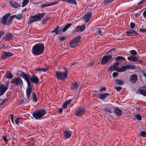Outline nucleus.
Here are the masks:
<instances>
[{
    "mask_svg": "<svg viewBox=\"0 0 146 146\" xmlns=\"http://www.w3.org/2000/svg\"><path fill=\"white\" fill-rule=\"evenodd\" d=\"M17 74L24 79L27 83V86L26 90L27 91V97L28 99H29L31 96L32 92V88L30 80V76L29 75L25 74L22 70H18L17 71Z\"/></svg>",
    "mask_w": 146,
    "mask_h": 146,
    "instance_id": "nucleus-1",
    "label": "nucleus"
},
{
    "mask_svg": "<svg viewBox=\"0 0 146 146\" xmlns=\"http://www.w3.org/2000/svg\"><path fill=\"white\" fill-rule=\"evenodd\" d=\"M44 50V47L43 44L38 43L35 44L33 46L31 52L34 56H37L42 54Z\"/></svg>",
    "mask_w": 146,
    "mask_h": 146,
    "instance_id": "nucleus-2",
    "label": "nucleus"
},
{
    "mask_svg": "<svg viewBox=\"0 0 146 146\" xmlns=\"http://www.w3.org/2000/svg\"><path fill=\"white\" fill-rule=\"evenodd\" d=\"M45 14V13H38L31 16L29 18V20L27 22V24L29 25L33 22L40 21L41 19L43 18Z\"/></svg>",
    "mask_w": 146,
    "mask_h": 146,
    "instance_id": "nucleus-3",
    "label": "nucleus"
},
{
    "mask_svg": "<svg viewBox=\"0 0 146 146\" xmlns=\"http://www.w3.org/2000/svg\"><path fill=\"white\" fill-rule=\"evenodd\" d=\"M46 113L45 110L43 109L37 110L33 111V116L36 120L41 119L43 117Z\"/></svg>",
    "mask_w": 146,
    "mask_h": 146,
    "instance_id": "nucleus-4",
    "label": "nucleus"
},
{
    "mask_svg": "<svg viewBox=\"0 0 146 146\" xmlns=\"http://www.w3.org/2000/svg\"><path fill=\"white\" fill-rule=\"evenodd\" d=\"M67 73L66 70L64 72L58 71L56 72V75L58 79L63 80L68 77Z\"/></svg>",
    "mask_w": 146,
    "mask_h": 146,
    "instance_id": "nucleus-5",
    "label": "nucleus"
},
{
    "mask_svg": "<svg viewBox=\"0 0 146 146\" xmlns=\"http://www.w3.org/2000/svg\"><path fill=\"white\" fill-rule=\"evenodd\" d=\"M86 111L85 109L81 107H78L74 112L75 115L78 117L81 116Z\"/></svg>",
    "mask_w": 146,
    "mask_h": 146,
    "instance_id": "nucleus-6",
    "label": "nucleus"
},
{
    "mask_svg": "<svg viewBox=\"0 0 146 146\" xmlns=\"http://www.w3.org/2000/svg\"><path fill=\"white\" fill-rule=\"evenodd\" d=\"M127 59L130 61L133 62H137L139 64L142 63L143 62V61L141 60H139V58L135 56H132L131 55H129V56L127 57Z\"/></svg>",
    "mask_w": 146,
    "mask_h": 146,
    "instance_id": "nucleus-7",
    "label": "nucleus"
},
{
    "mask_svg": "<svg viewBox=\"0 0 146 146\" xmlns=\"http://www.w3.org/2000/svg\"><path fill=\"white\" fill-rule=\"evenodd\" d=\"M112 57L111 54L103 56L102 58V60L101 63L102 64H104L109 61L111 59Z\"/></svg>",
    "mask_w": 146,
    "mask_h": 146,
    "instance_id": "nucleus-8",
    "label": "nucleus"
},
{
    "mask_svg": "<svg viewBox=\"0 0 146 146\" xmlns=\"http://www.w3.org/2000/svg\"><path fill=\"white\" fill-rule=\"evenodd\" d=\"M11 83L14 84L15 86H18V85H21L23 84V81L21 78L18 77L14 79H12Z\"/></svg>",
    "mask_w": 146,
    "mask_h": 146,
    "instance_id": "nucleus-9",
    "label": "nucleus"
},
{
    "mask_svg": "<svg viewBox=\"0 0 146 146\" xmlns=\"http://www.w3.org/2000/svg\"><path fill=\"white\" fill-rule=\"evenodd\" d=\"M80 38L79 36H77L71 41L70 44V46L71 48L75 47L77 45V43L79 41Z\"/></svg>",
    "mask_w": 146,
    "mask_h": 146,
    "instance_id": "nucleus-10",
    "label": "nucleus"
},
{
    "mask_svg": "<svg viewBox=\"0 0 146 146\" xmlns=\"http://www.w3.org/2000/svg\"><path fill=\"white\" fill-rule=\"evenodd\" d=\"M126 33L128 36H135L138 34L134 30L131 29L127 30Z\"/></svg>",
    "mask_w": 146,
    "mask_h": 146,
    "instance_id": "nucleus-11",
    "label": "nucleus"
},
{
    "mask_svg": "<svg viewBox=\"0 0 146 146\" xmlns=\"http://www.w3.org/2000/svg\"><path fill=\"white\" fill-rule=\"evenodd\" d=\"M7 86H5L3 84L0 85V96L3 95L7 89Z\"/></svg>",
    "mask_w": 146,
    "mask_h": 146,
    "instance_id": "nucleus-12",
    "label": "nucleus"
},
{
    "mask_svg": "<svg viewBox=\"0 0 146 146\" xmlns=\"http://www.w3.org/2000/svg\"><path fill=\"white\" fill-rule=\"evenodd\" d=\"M13 54L10 52L4 51L1 54V58L5 59L8 57L11 56L13 55Z\"/></svg>",
    "mask_w": 146,
    "mask_h": 146,
    "instance_id": "nucleus-13",
    "label": "nucleus"
},
{
    "mask_svg": "<svg viewBox=\"0 0 146 146\" xmlns=\"http://www.w3.org/2000/svg\"><path fill=\"white\" fill-rule=\"evenodd\" d=\"M10 15V13H7L2 17L1 22L3 25H5L6 24V23H7V18Z\"/></svg>",
    "mask_w": 146,
    "mask_h": 146,
    "instance_id": "nucleus-14",
    "label": "nucleus"
},
{
    "mask_svg": "<svg viewBox=\"0 0 146 146\" xmlns=\"http://www.w3.org/2000/svg\"><path fill=\"white\" fill-rule=\"evenodd\" d=\"M138 76L137 74H132L130 78V80L132 83L135 84L137 80Z\"/></svg>",
    "mask_w": 146,
    "mask_h": 146,
    "instance_id": "nucleus-15",
    "label": "nucleus"
},
{
    "mask_svg": "<svg viewBox=\"0 0 146 146\" xmlns=\"http://www.w3.org/2000/svg\"><path fill=\"white\" fill-rule=\"evenodd\" d=\"M44 3L43 2L41 5V7L42 8H44L46 7L50 6L53 5H55L56 4L58 3L56 1L54 3H48L47 2L44 1Z\"/></svg>",
    "mask_w": 146,
    "mask_h": 146,
    "instance_id": "nucleus-16",
    "label": "nucleus"
},
{
    "mask_svg": "<svg viewBox=\"0 0 146 146\" xmlns=\"http://www.w3.org/2000/svg\"><path fill=\"white\" fill-rule=\"evenodd\" d=\"M64 137L66 139H69L71 136L72 132L69 130H66L64 132Z\"/></svg>",
    "mask_w": 146,
    "mask_h": 146,
    "instance_id": "nucleus-17",
    "label": "nucleus"
},
{
    "mask_svg": "<svg viewBox=\"0 0 146 146\" xmlns=\"http://www.w3.org/2000/svg\"><path fill=\"white\" fill-rule=\"evenodd\" d=\"M30 80L31 82L36 84H37L39 81V79L35 75H33L31 78L30 77Z\"/></svg>",
    "mask_w": 146,
    "mask_h": 146,
    "instance_id": "nucleus-18",
    "label": "nucleus"
},
{
    "mask_svg": "<svg viewBox=\"0 0 146 146\" xmlns=\"http://www.w3.org/2000/svg\"><path fill=\"white\" fill-rule=\"evenodd\" d=\"M92 14L90 12H88L86 13L84 15V19L86 22H88L89 21L90 19L92 16Z\"/></svg>",
    "mask_w": 146,
    "mask_h": 146,
    "instance_id": "nucleus-19",
    "label": "nucleus"
},
{
    "mask_svg": "<svg viewBox=\"0 0 146 146\" xmlns=\"http://www.w3.org/2000/svg\"><path fill=\"white\" fill-rule=\"evenodd\" d=\"M113 112L117 116H120L121 115L122 111L119 108L116 107L114 110Z\"/></svg>",
    "mask_w": 146,
    "mask_h": 146,
    "instance_id": "nucleus-20",
    "label": "nucleus"
},
{
    "mask_svg": "<svg viewBox=\"0 0 146 146\" xmlns=\"http://www.w3.org/2000/svg\"><path fill=\"white\" fill-rule=\"evenodd\" d=\"M139 93L144 96H146V87H141L139 90Z\"/></svg>",
    "mask_w": 146,
    "mask_h": 146,
    "instance_id": "nucleus-21",
    "label": "nucleus"
},
{
    "mask_svg": "<svg viewBox=\"0 0 146 146\" xmlns=\"http://www.w3.org/2000/svg\"><path fill=\"white\" fill-rule=\"evenodd\" d=\"M119 64V62H116L112 65L109 68V70L110 71H114L117 68V67Z\"/></svg>",
    "mask_w": 146,
    "mask_h": 146,
    "instance_id": "nucleus-22",
    "label": "nucleus"
},
{
    "mask_svg": "<svg viewBox=\"0 0 146 146\" xmlns=\"http://www.w3.org/2000/svg\"><path fill=\"white\" fill-rule=\"evenodd\" d=\"M62 29L61 27L60 28V27L58 26L56 27L54 30L52 31L51 32L52 33H55L56 35H58L60 34Z\"/></svg>",
    "mask_w": 146,
    "mask_h": 146,
    "instance_id": "nucleus-23",
    "label": "nucleus"
},
{
    "mask_svg": "<svg viewBox=\"0 0 146 146\" xmlns=\"http://www.w3.org/2000/svg\"><path fill=\"white\" fill-rule=\"evenodd\" d=\"M62 2H64L68 3L71 4L76 5L77 3L75 0H61Z\"/></svg>",
    "mask_w": 146,
    "mask_h": 146,
    "instance_id": "nucleus-24",
    "label": "nucleus"
},
{
    "mask_svg": "<svg viewBox=\"0 0 146 146\" xmlns=\"http://www.w3.org/2000/svg\"><path fill=\"white\" fill-rule=\"evenodd\" d=\"M110 94L108 93H105L100 94L99 96L100 99L104 100L106 99L108 97L110 96Z\"/></svg>",
    "mask_w": 146,
    "mask_h": 146,
    "instance_id": "nucleus-25",
    "label": "nucleus"
},
{
    "mask_svg": "<svg viewBox=\"0 0 146 146\" xmlns=\"http://www.w3.org/2000/svg\"><path fill=\"white\" fill-rule=\"evenodd\" d=\"M79 86V84L76 82L73 83L70 87V88L72 90H75L77 89Z\"/></svg>",
    "mask_w": 146,
    "mask_h": 146,
    "instance_id": "nucleus-26",
    "label": "nucleus"
},
{
    "mask_svg": "<svg viewBox=\"0 0 146 146\" xmlns=\"http://www.w3.org/2000/svg\"><path fill=\"white\" fill-rule=\"evenodd\" d=\"M85 29V25H83L82 26H78L76 27V29L77 31H80L82 32Z\"/></svg>",
    "mask_w": 146,
    "mask_h": 146,
    "instance_id": "nucleus-27",
    "label": "nucleus"
},
{
    "mask_svg": "<svg viewBox=\"0 0 146 146\" xmlns=\"http://www.w3.org/2000/svg\"><path fill=\"white\" fill-rule=\"evenodd\" d=\"M13 37V36L11 34L9 33L5 36L4 38L6 40H9L11 39Z\"/></svg>",
    "mask_w": 146,
    "mask_h": 146,
    "instance_id": "nucleus-28",
    "label": "nucleus"
},
{
    "mask_svg": "<svg viewBox=\"0 0 146 146\" xmlns=\"http://www.w3.org/2000/svg\"><path fill=\"white\" fill-rule=\"evenodd\" d=\"M10 5L13 7L17 8L19 6V5L18 3L15 2L11 1L10 3Z\"/></svg>",
    "mask_w": 146,
    "mask_h": 146,
    "instance_id": "nucleus-29",
    "label": "nucleus"
},
{
    "mask_svg": "<svg viewBox=\"0 0 146 146\" xmlns=\"http://www.w3.org/2000/svg\"><path fill=\"white\" fill-rule=\"evenodd\" d=\"M116 84L118 85H120L123 84L124 83V81L121 80L116 79L115 80Z\"/></svg>",
    "mask_w": 146,
    "mask_h": 146,
    "instance_id": "nucleus-30",
    "label": "nucleus"
},
{
    "mask_svg": "<svg viewBox=\"0 0 146 146\" xmlns=\"http://www.w3.org/2000/svg\"><path fill=\"white\" fill-rule=\"evenodd\" d=\"M72 25V24L71 23H69L66 24L63 28L62 31L63 32H65Z\"/></svg>",
    "mask_w": 146,
    "mask_h": 146,
    "instance_id": "nucleus-31",
    "label": "nucleus"
},
{
    "mask_svg": "<svg viewBox=\"0 0 146 146\" xmlns=\"http://www.w3.org/2000/svg\"><path fill=\"white\" fill-rule=\"evenodd\" d=\"M5 76L6 78L8 79H11L13 77L12 74L9 72H6Z\"/></svg>",
    "mask_w": 146,
    "mask_h": 146,
    "instance_id": "nucleus-32",
    "label": "nucleus"
},
{
    "mask_svg": "<svg viewBox=\"0 0 146 146\" xmlns=\"http://www.w3.org/2000/svg\"><path fill=\"white\" fill-rule=\"evenodd\" d=\"M127 69L133 70L136 68V67L135 66L132 65L130 64L126 65Z\"/></svg>",
    "mask_w": 146,
    "mask_h": 146,
    "instance_id": "nucleus-33",
    "label": "nucleus"
},
{
    "mask_svg": "<svg viewBox=\"0 0 146 146\" xmlns=\"http://www.w3.org/2000/svg\"><path fill=\"white\" fill-rule=\"evenodd\" d=\"M32 96L33 98V100L35 102H36L37 101V99L35 92L32 93Z\"/></svg>",
    "mask_w": 146,
    "mask_h": 146,
    "instance_id": "nucleus-34",
    "label": "nucleus"
},
{
    "mask_svg": "<svg viewBox=\"0 0 146 146\" xmlns=\"http://www.w3.org/2000/svg\"><path fill=\"white\" fill-rule=\"evenodd\" d=\"M7 136L6 135H3L2 137V139L6 144H7L8 143L9 141L7 139Z\"/></svg>",
    "mask_w": 146,
    "mask_h": 146,
    "instance_id": "nucleus-35",
    "label": "nucleus"
},
{
    "mask_svg": "<svg viewBox=\"0 0 146 146\" xmlns=\"http://www.w3.org/2000/svg\"><path fill=\"white\" fill-rule=\"evenodd\" d=\"M104 110L106 112H108L110 113H111L112 112L111 109L108 107H106L104 108Z\"/></svg>",
    "mask_w": 146,
    "mask_h": 146,
    "instance_id": "nucleus-36",
    "label": "nucleus"
},
{
    "mask_svg": "<svg viewBox=\"0 0 146 146\" xmlns=\"http://www.w3.org/2000/svg\"><path fill=\"white\" fill-rule=\"evenodd\" d=\"M29 0H23L22 3L23 7H25L29 2Z\"/></svg>",
    "mask_w": 146,
    "mask_h": 146,
    "instance_id": "nucleus-37",
    "label": "nucleus"
},
{
    "mask_svg": "<svg viewBox=\"0 0 146 146\" xmlns=\"http://www.w3.org/2000/svg\"><path fill=\"white\" fill-rule=\"evenodd\" d=\"M121 60H125V58L124 57L121 56H117L115 58V60L116 61H119Z\"/></svg>",
    "mask_w": 146,
    "mask_h": 146,
    "instance_id": "nucleus-38",
    "label": "nucleus"
},
{
    "mask_svg": "<svg viewBox=\"0 0 146 146\" xmlns=\"http://www.w3.org/2000/svg\"><path fill=\"white\" fill-rule=\"evenodd\" d=\"M135 118L139 121H140L141 120V117L139 114H136L135 115Z\"/></svg>",
    "mask_w": 146,
    "mask_h": 146,
    "instance_id": "nucleus-39",
    "label": "nucleus"
},
{
    "mask_svg": "<svg viewBox=\"0 0 146 146\" xmlns=\"http://www.w3.org/2000/svg\"><path fill=\"white\" fill-rule=\"evenodd\" d=\"M26 97H27L26 96ZM30 97L29 98V99H28L27 97V100H25V101H24L23 100H21L20 101V102L21 104H23L25 102L27 103H28L29 102H30Z\"/></svg>",
    "mask_w": 146,
    "mask_h": 146,
    "instance_id": "nucleus-40",
    "label": "nucleus"
},
{
    "mask_svg": "<svg viewBox=\"0 0 146 146\" xmlns=\"http://www.w3.org/2000/svg\"><path fill=\"white\" fill-rule=\"evenodd\" d=\"M140 135L143 137H146V132L144 131H141L140 133Z\"/></svg>",
    "mask_w": 146,
    "mask_h": 146,
    "instance_id": "nucleus-41",
    "label": "nucleus"
},
{
    "mask_svg": "<svg viewBox=\"0 0 146 146\" xmlns=\"http://www.w3.org/2000/svg\"><path fill=\"white\" fill-rule=\"evenodd\" d=\"M23 17V14H18L17 15H16V18L20 20Z\"/></svg>",
    "mask_w": 146,
    "mask_h": 146,
    "instance_id": "nucleus-42",
    "label": "nucleus"
},
{
    "mask_svg": "<svg viewBox=\"0 0 146 146\" xmlns=\"http://www.w3.org/2000/svg\"><path fill=\"white\" fill-rule=\"evenodd\" d=\"M130 53L133 55H136L137 54V53L136 51L134 50H132L129 51Z\"/></svg>",
    "mask_w": 146,
    "mask_h": 146,
    "instance_id": "nucleus-43",
    "label": "nucleus"
},
{
    "mask_svg": "<svg viewBox=\"0 0 146 146\" xmlns=\"http://www.w3.org/2000/svg\"><path fill=\"white\" fill-rule=\"evenodd\" d=\"M135 23L131 22L130 23V28L131 29H133L135 27Z\"/></svg>",
    "mask_w": 146,
    "mask_h": 146,
    "instance_id": "nucleus-44",
    "label": "nucleus"
},
{
    "mask_svg": "<svg viewBox=\"0 0 146 146\" xmlns=\"http://www.w3.org/2000/svg\"><path fill=\"white\" fill-rule=\"evenodd\" d=\"M21 118L19 117H17L16 119H15V123L17 125H19V120L21 119Z\"/></svg>",
    "mask_w": 146,
    "mask_h": 146,
    "instance_id": "nucleus-45",
    "label": "nucleus"
},
{
    "mask_svg": "<svg viewBox=\"0 0 146 146\" xmlns=\"http://www.w3.org/2000/svg\"><path fill=\"white\" fill-rule=\"evenodd\" d=\"M50 18V17H48L44 19L42 21V24L43 25H44L46 24L48 21V20Z\"/></svg>",
    "mask_w": 146,
    "mask_h": 146,
    "instance_id": "nucleus-46",
    "label": "nucleus"
},
{
    "mask_svg": "<svg viewBox=\"0 0 146 146\" xmlns=\"http://www.w3.org/2000/svg\"><path fill=\"white\" fill-rule=\"evenodd\" d=\"M7 100V99H5L4 100L0 99V102H1L0 103V106L2 105L4 103V102Z\"/></svg>",
    "mask_w": 146,
    "mask_h": 146,
    "instance_id": "nucleus-47",
    "label": "nucleus"
},
{
    "mask_svg": "<svg viewBox=\"0 0 146 146\" xmlns=\"http://www.w3.org/2000/svg\"><path fill=\"white\" fill-rule=\"evenodd\" d=\"M121 69L122 72L125 71L127 69L126 65L125 66H122Z\"/></svg>",
    "mask_w": 146,
    "mask_h": 146,
    "instance_id": "nucleus-48",
    "label": "nucleus"
},
{
    "mask_svg": "<svg viewBox=\"0 0 146 146\" xmlns=\"http://www.w3.org/2000/svg\"><path fill=\"white\" fill-rule=\"evenodd\" d=\"M113 0H104V2L106 3H112Z\"/></svg>",
    "mask_w": 146,
    "mask_h": 146,
    "instance_id": "nucleus-49",
    "label": "nucleus"
},
{
    "mask_svg": "<svg viewBox=\"0 0 146 146\" xmlns=\"http://www.w3.org/2000/svg\"><path fill=\"white\" fill-rule=\"evenodd\" d=\"M122 88L121 86H117L115 87V89L118 92L120 91Z\"/></svg>",
    "mask_w": 146,
    "mask_h": 146,
    "instance_id": "nucleus-50",
    "label": "nucleus"
},
{
    "mask_svg": "<svg viewBox=\"0 0 146 146\" xmlns=\"http://www.w3.org/2000/svg\"><path fill=\"white\" fill-rule=\"evenodd\" d=\"M10 118L11 119V122L14 124V121L13 116L12 115H10Z\"/></svg>",
    "mask_w": 146,
    "mask_h": 146,
    "instance_id": "nucleus-51",
    "label": "nucleus"
},
{
    "mask_svg": "<svg viewBox=\"0 0 146 146\" xmlns=\"http://www.w3.org/2000/svg\"><path fill=\"white\" fill-rule=\"evenodd\" d=\"M42 68L41 67H39L36 68L35 69V70L36 71H42Z\"/></svg>",
    "mask_w": 146,
    "mask_h": 146,
    "instance_id": "nucleus-52",
    "label": "nucleus"
},
{
    "mask_svg": "<svg viewBox=\"0 0 146 146\" xmlns=\"http://www.w3.org/2000/svg\"><path fill=\"white\" fill-rule=\"evenodd\" d=\"M140 31L142 33L145 32L146 33V29H139Z\"/></svg>",
    "mask_w": 146,
    "mask_h": 146,
    "instance_id": "nucleus-53",
    "label": "nucleus"
},
{
    "mask_svg": "<svg viewBox=\"0 0 146 146\" xmlns=\"http://www.w3.org/2000/svg\"><path fill=\"white\" fill-rule=\"evenodd\" d=\"M11 19H10V18L9 17L8 19H7V25H9L12 22Z\"/></svg>",
    "mask_w": 146,
    "mask_h": 146,
    "instance_id": "nucleus-54",
    "label": "nucleus"
},
{
    "mask_svg": "<svg viewBox=\"0 0 146 146\" xmlns=\"http://www.w3.org/2000/svg\"><path fill=\"white\" fill-rule=\"evenodd\" d=\"M106 90V88L105 87H101L99 91L101 92L102 91H105Z\"/></svg>",
    "mask_w": 146,
    "mask_h": 146,
    "instance_id": "nucleus-55",
    "label": "nucleus"
},
{
    "mask_svg": "<svg viewBox=\"0 0 146 146\" xmlns=\"http://www.w3.org/2000/svg\"><path fill=\"white\" fill-rule=\"evenodd\" d=\"M115 70L118 72H122L121 71V68H117Z\"/></svg>",
    "mask_w": 146,
    "mask_h": 146,
    "instance_id": "nucleus-56",
    "label": "nucleus"
},
{
    "mask_svg": "<svg viewBox=\"0 0 146 146\" xmlns=\"http://www.w3.org/2000/svg\"><path fill=\"white\" fill-rule=\"evenodd\" d=\"M68 105L65 102L64 103L62 104V107L63 108L65 109L66 108Z\"/></svg>",
    "mask_w": 146,
    "mask_h": 146,
    "instance_id": "nucleus-57",
    "label": "nucleus"
},
{
    "mask_svg": "<svg viewBox=\"0 0 146 146\" xmlns=\"http://www.w3.org/2000/svg\"><path fill=\"white\" fill-rule=\"evenodd\" d=\"M65 39V36H62L59 38V40L60 41H63Z\"/></svg>",
    "mask_w": 146,
    "mask_h": 146,
    "instance_id": "nucleus-58",
    "label": "nucleus"
},
{
    "mask_svg": "<svg viewBox=\"0 0 146 146\" xmlns=\"http://www.w3.org/2000/svg\"><path fill=\"white\" fill-rule=\"evenodd\" d=\"M48 68H44L43 67H42V71H41L45 72H46L48 70Z\"/></svg>",
    "mask_w": 146,
    "mask_h": 146,
    "instance_id": "nucleus-59",
    "label": "nucleus"
},
{
    "mask_svg": "<svg viewBox=\"0 0 146 146\" xmlns=\"http://www.w3.org/2000/svg\"><path fill=\"white\" fill-rule=\"evenodd\" d=\"M4 33L5 32L3 31H0V38L2 35H4Z\"/></svg>",
    "mask_w": 146,
    "mask_h": 146,
    "instance_id": "nucleus-60",
    "label": "nucleus"
},
{
    "mask_svg": "<svg viewBox=\"0 0 146 146\" xmlns=\"http://www.w3.org/2000/svg\"><path fill=\"white\" fill-rule=\"evenodd\" d=\"M118 74V73L117 72H115L113 73L112 75L113 77H115Z\"/></svg>",
    "mask_w": 146,
    "mask_h": 146,
    "instance_id": "nucleus-61",
    "label": "nucleus"
},
{
    "mask_svg": "<svg viewBox=\"0 0 146 146\" xmlns=\"http://www.w3.org/2000/svg\"><path fill=\"white\" fill-rule=\"evenodd\" d=\"M72 101V100L71 99H70V100L66 101V102H65L66 103V104L67 105H68L71 103Z\"/></svg>",
    "mask_w": 146,
    "mask_h": 146,
    "instance_id": "nucleus-62",
    "label": "nucleus"
},
{
    "mask_svg": "<svg viewBox=\"0 0 146 146\" xmlns=\"http://www.w3.org/2000/svg\"><path fill=\"white\" fill-rule=\"evenodd\" d=\"M16 17V15H14L12 16H11L10 17H9V18H10V19H11L12 20L14 18H15Z\"/></svg>",
    "mask_w": 146,
    "mask_h": 146,
    "instance_id": "nucleus-63",
    "label": "nucleus"
},
{
    "mask_svg": "<svg viewBox=\"0 0 146 146\" xmlns=\"http://www.w3.org/2000/svg\"><path fill=\"white\" fill-rule=\"evenodd\" d=\"M143 15L144 17H146V9L143 12Z\"/></svg>",
    "mask_w": 146,
    "mask_h": 146,
    "instance_id": "nucleus-64",
    "label": "nucleus"
}]
</instances>
